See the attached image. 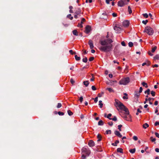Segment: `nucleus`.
I'll return each instance as SVG.
<instances>
[{"instance_id":"1","label":"nucleus","mask_w":159,"mask_h":159,"mask_svg":"<svg viewBox=\"0 0 159 159\" xmlns=\"http://www.w3.org/2000/svg\"><path fill=\"white\" fill-rule=\"evenodd\" d=\"M113 42V41L111 39L101 40L100 43L101 46L99 48V50L106 52L110 51L113 49V45L111 43Z\"/></svg>"},{"instance_id":"2","label":"nucleus","mask_w":159,"mask_h":159,"mask_svg":"<svg viewBox=\"0 0 159 159\" xmlns=\"http://www.w3.org/2000/svg\"><path fill=\"white\" fill-rule=\"evenodd\" d=\"M143 32L146 33L149 35H152L154 33V31L152 28L150 26H147L145 28Z\"/></svg>"},{"instance_id":"3","label":"nucleus","mask_w":159,"mask_h":159,"mask_svg":"<svg viewBox=\"0 0 159 159\" xmlns=\"http://www.w3.org/2000/svg\"><path fill=\"white\" fill-rule=\"evenodd\" d=\"M130 79L129 77L124 78L121 79L119 81V84H120L125 85L129 83Z\"/></svg>"},{"instance_id":"4","label":"nucleus","mask_w":159,"mask_h":159,"mask_svg":"<svg viewBox=\"0 0 159 159\" xmlns=\"http://www.w3.org/2000/svg\"><path fill=\"white\" fill-rule=\"evenodd\" d=\"M115 102L114 105L116 107H118L120 109L122 108V106H124V104L119 101L118 99H115Z\"/></svg>"},{"instance_id":"5","label":"nucleus","mask_w":159,"mask_h":159,"mask_svg":"<svg viewBox=\"0 0 159 159\" xmlns=\"http://www.w3.org/2000/svg\"><path fill=\"white\" fill-rule=\"evenodd\" d=\"M126 0H120L117 2V5L118 6L122 7L125 5V2H126Z\"/></svg>"},{"instance_id":"6","label":"nucleus","mask_w":159,"mask_h":159,"mask_svg":"<svg viewBox=\"0 0 159 159\" xmlns=\"http://www.w3.org/2000/svg\"><path fill=\"white\" fill-rule=\"evenodd\" d=\"M123 117L125 120L127 121H131V117L129 114H125Z\"/></svg>"},{"instance_id":"7","label":"nucleus","mask_w":159,"mask_h":159,"mask_svg":"<svg viewBox=\"0 0 159 159\" xmlns=\"http://www.w3.org/2000/svg\"><path fill=\"white\" fill-rule=\"evenodd\" d=\"M120 109L121 110H123V111H125V114H129V112L128 109L124 105V106H122V108H120Z\"/></svg>"},{"instance_id":"8","label":"nucleus","mask_w":159,"mask_h":159,"mask_svg":"<svg viewBox=\"0 0 159 159\" xmlns=\"http://www.w3.org/2000/svg\"><path fill=\"white\" fill-rule=\"evenodd\" d=\"M129 22L128 20H125L123 22V25L125 27H127L129 26Z\"/></svg>"},{"instance_id":"9","label":"nucleus","mask_w":159,"mask_h":159,"mask_svg":"<svg viewBox=\"0 0 159 159\" xmlns=\"http://www.w3.org/2000/svg\"><path fill=\"white\" fill-rule=\"evenodd\" d=\"M91 30V27L89 25H87L85 28V32L86 34H88Z\"/></svg>"},{"instance_id":"10","label":"nucleus","mask_w":159,"mask_h":159,"mask_svg":"<svg viewBox=\"0 0 159 159\" xmlns=\"http://www.w3.org/2000/svg\"><path fill=\"white\" fill-rule=\"evenodd\" d=\"M82 150L83 151V152L84 154H86L87 155L89 156V151H88L85 148H83L82 149Z\"/></svg>"},{"instance_id":"11","label":"nucleus","mask_w":159,"mask_h":159,"mask_svg":"<svg viewBox=\"0 0 159 159\" xmlns=\"http://www.w3.org/2000/svg\"><path fill=\"white\" fill-rule=\"evenodd\" d=\"M88 145L90 147H93L95 145V143L92 140H89L88 142Z\"/></svg>"},{"instance_id":"12","label":"nucleus","mask_w":159,"mask_h":159,"mask_svg":"<svg viewBox=\"0 0 159 159\" xmlns=\"http://www.w3.org/2000/svg\"><path fill=\"white\" fill-rule=\"evenodd\" d=\"M114 133L116 135L119 137V138H121L122 137V135L117 130H116L114 132Z\"/></svg>"},{"instance_id":"13","label":"nucleus","mask_w":159,"mask_h":159,"mask_svg":"<svg viewBox=\"0 0 159 159\" xmlns=\"http://www.w3.org/2000/svg\"><path fill=\"white\" fill-rule=\"evenodd\" d=\"M88 44L90 46V49H92L93 48L94 46L93 45V42L92 40H89V41Z\"/></svg>"},{"instance_id":"14","label":"nucleus","mask_w":159,"mask_h":159,"mask_svg":"<svg viewBox=\"0 0 159 159\" xmlns=\"http://www.w3.org/2000/svg\"><path fill=\"white\" fill-rule=\"evenodd\" d=\"M114 30L117 31H120L122 30V29L121 27L117 26H115L114 27Z\"/></svg>"},{"instance_id":"15","label":"nucleus","mask_w":159,"mask_h":159,"mask_svg":"<svg viewBox=\"0 0 159 159\" xmlns=\"http://www.w3.org/2000/svg\"><path fill=\"white\" fill-rule=\"evenodd\" d=\"M75 14L78 15L79 16H80V14L81 13L80 9V8H78L75 11Z\"/></svg>"},{"instance_id":"16","label":"nucleus","mask_w":159,"mask_h":159,"mask_svg":"<svg viewBox=\"0 0 159 159\" xmlns=\"http://www.w3.org/2000/svg\"><path fill=\"white\" fill-rule=\"evenodd\" d=\"M135 93V96L137 98H138L140 95V93H139V92L137 91H135L134 92Z\"/></svg>"},{"instance_id":"17","label":"nucleus","mask_w":159,"mask_h":159,"mask_svg":"<svg viewBox=\"0 0 159 159\" xmlns=\"http://www.w3.org/2000/svg\"><path fill=\"white\" fill-rule=\"evenodd\" d=\"M83 83H84V84L85 85V86L86 87H87L89 83V81H84V82H83Z\"/></svg>"},{"instance_id":"18","label":"nucleus","mask_w":159,"mask_h":159,"mask_svg":"<svg viewBox=\"0 0 159 159\" xmlns=\"http://www.w3.org/2000/svg\"><path fill=\"white\" fill-rule=\"evenodd\" d=\"M97 137L98 139L97 140L98 142L100 141L101 140L102 136L100 134H98V135Z\"/></svg>"},{"instance_id":"19","label":"nucleus","mask_w":159,"mask_h":159,"mask_svg":"<svg viewBox=\"0 0 159 159\" xmlns=\"http://www.w3.org/2000/svg\"><path fill=\"white\" fill-rule=\"evenodd\" d=\"M72 33L74 35H76V36L78 35V32L76 30H73L72 31Z\"/></svg>"},{"instance_id":"20","label":"nucleus","mask_w":159,"mask_h":159,"mask_svg":"<svg viewBox=\"0 0 159 159\" xmlns=\"http://www.w3.org/2000/svg\"><path fill=\"white\" fill-rule=\"evenodd\" d=\"M106 89L108 90L110 93H113L114 92V90L111 88H107Z\"/></svg>"},{"instance_id":"21","label":"nucleus","mask_w":159,"mask_h":159,"mask_svg":"<svg viewBox=\"0 0 159 159\" xmlns=\"http://www.w3.org/2000/svg\"><path fill=\"white\" fill-rule=\"evenodd\" d=\"M98 125H104V122L102 120H100L98 123Z\"/></svg>"},{"instance_id":"22","label":"nucleus","mask_w":159,"mask_h":159,"mask_svg":"<svg viewBox=\"0 0 159 159\" xmlns=\"http://www.w3.org/2000/svg\"><path fill=\"white\" fill-rule=\"evenodd\" d=\"M117 152L121 153H123V150L121 148H118L117 149Z\"/></svg>"},{"instance_id":"23","label":"nucleus","mask_w":159,"mask_h":159,"mask_svg":"<svg viewBox=\"0 0 159 159\" xmlns=\"http://www.w3.org/2000/svg\"><path fill=\"white\" fill-rule=\"evenodd\" d=\"M141 84L143 86L145 87L146 88H148V87L147 84L144 82H143Z\"/></svg>"},{"instance_id":"24","label":"nucleus","mask_w":159,"mask_h":159,"mask_svg":"<svg viewBox=\"0 0 159 159\" xmlns=\"http://www.w3.org/2000/svg\"><path fill=\"white\" fill-rule=\"evenodd\" d=\"M66 17L70 19V20H72L73 18V17L71 16V14H69L67 15Z\"/></svg>"},{"instance_id":"25","label":"nucleus","mask_w":159,"mask_h":159,"mask_svg":"<svg viewBox=\"0 0 159 159\" xmlns=\"http://www.w3.org/2000/svg\"><path fill=\"white\" fill-rule=\"evenodd\" d=\"M149 127V125L147 123H145L143 125V127L144 129H146Z\"/></svg>"},{"instance_id":"26","label":"nucleus","mask_w":159,"mask_h":159,"mask_svg":"<svg viewBox=\"0 0 159 159\" xmlns=\"http://www.w3.org/2000/svg\"><path fill=\"white\" fill-rule=\"evenodd\" d=\"M119 141L118 140H116L115 142L114 143H112V145L114 146H117V144L119 143Z\"/></svg>"},{"instance_id":"27","label":"nucleus","mask_w":159,"mask_h":159,"mask_svg":"<svg viewBox=\"0 0 159 159\" xmlns=\"http://www.w3.org/2000/svg\"><path fill=\"white\" fill-rule=\"evenodd\" d=\"M135 148H134L130 149L129 151L131 153L133 154L135 152Z\"/></svg>"},{"instance_id":"28","label":"nucleus","mask_w":159,"mask_h":159,"mask_svg":"<svg viewBox=\"0 0 159 159\" xmlns=\"http://www.w3.org/2000/svg\"><path fill=\"white\" fill-rule=\"evenodd\" d=\"M150 89H148L144 92V93L145 94L147 93L148 95H149L150 93Z\"/></svg>"},{"instance_id":"29","label":"nucleus","mask_w":159,"mask_h":159,"mask_svg":"<svg viewBox=\"0 0 159 159\" xmlns=\"http://www.w3.org/2000/svg\"><path fill=\"white\" fill-rule=\"evenodd\" d=\"M75 60L77 61H79L80 60V58L79 57H78L77 55H75Z\"/></svg>"},{"instance_id":"30","label":"nucleus","mask_w":159,"mask_h":159,"mask_svg":"<svg viewBox=\"0 0 159 159\" xmlns=\"http://www.w3.org/2000/svg\"><path fill=\"white\" fill-rule=\"evenodd\" d=\"M155 60H159V55L157 54L153 57Z\"/></svg>"},{"instance_id":"31","label":"nucleus","mask_w":159,"mask_h":159,"mask_svg":"<svg viewBox=\"0 0 159 159\" xmlns=\"http://www.w3.org/2000/svg\"><path fill=\"white\" fill-rule=\"evenodd\" d=\"M102 101L101 100H100L99 101V105L100 106V108H101L103 106V104L102 103Z\"/></svg>"},{"instance_id":"32","label":"nucleus","mask_w":159,"mask_h":159,"mask_svg":"<svg viewBox=\"0 0 159 159\" xmlns=\"http://www.w3.org/2000/svg\"><path fill=\"white\" fill-rule=\"evenodd\" d=\"M109 120H112L114 121H116L117 120V118L116 116H114V118H109Z\"/></svg>"},{"instance_id":"33","label":"nucleus","mask_w":159,"mask_h":159,"mask_svg":"<svg viewBox=\"0 0 159 159\" xmlns=\"http://www.w3.org/2000/svg\"><path fill=\"white\" fill-rule=\"evenodd\" d=\"M82 61L84 62H87L88 61V59L87 57H85L84 58H83L82 59Z\"/></svg>"},{"instance_id":"34","label":"nucleus","mask_w":159,"mask_h":159,"mask_svg":"<svg viewBox=\"0 0 159 159\" xmlns=\"http://www.w3.org/2000/svg\"><path fill=\"white\" fill-rule=\"evenodd\" d=\"M128 11L129 12V14H130L132 13V10L130 8V7L129 6L128 7Z\"/></svg>"},{"instance_id":"35","label":"nucleus","mask_w":159,"mask_h":159,"mask_svg":"<svg viewBox=\"0 0 159 159\" xmlns=\"http://www.w3.org/2000/svg\"><path fill=\"white\" fill-rule=\"evenodd\" d=\"M67 113L70 116L72 115L73 114L72 112H71L70 110H68L67 111Z\"/></svg>"},{"instance_id":"36","label":"nucleus","mask_w":159,"mask_h":159,"mask_svg":"<svg viewBox=\"0 0 159 159\" xmlns=\"http://www.w3.org/2000/svg\"><path fill=\"white\" fill-rule=\"evenodd\" d=\"M150 140L152 142H154L156 141V139L155 138H153L152 137H151L150 138Z\"/></svg>"},{"instance_id":"37","label":"nucleus","mask_w":159,"mask_h":159,"mask_svg":"<svg viewBox=\"0 0 159 159\" xmlns=\"http://www.w3.org/2000/svg\"><path fill=\"white\" fill-rule=\"evenodd\" d=\"M157 46H154V47L152 49V52H154L157 49Z\"/></svg>"},{"instance_id":"38","label":"nucleus","mask_w":159,"mask_h":159,"mask_svg":"<svg viewBox=\"0 0 159 159\" xmlns=\"http://www.w3.org/2000/svg\"><path fill=\"white\" fill-rule=\"evenodd\" d=\"M107 134H111V131L110 130H107L106 131Z\"/></svg>"},{"instance_id":"39","label":"nucleus","mask_w":159,"mask_h":159,"mask_svg":"<svg viewBox=\"0 0 159 159\" xmlns=\"http://www.w3.org/2000/svg\"><path fill=\"white\" fill-rule=\"evenodd\" d=\"M122 125H118V129H119V131H121V128L122 127Z\"/></svg>"},{"instance_id":"40","label":"nucleus","mask_w":159,"mask_h":159,"mask_svg":"<svg viewBox=\"0 0 159 159\" xmlns=\"http://www.w3.org/2000/svg\"><path fill=\"white\" fill-rule=\"evenodd\" d=\"M129 46L130 47H132L133 46V43L132 42H129Z\"/></svg>"},{"instance_id":"41","label":"nucleus","mask_w":159,"mask_h":159,"mask_svg":"<svg viewBox=\"0 0 159 159\" xmlns=\"http://www.w3.org/2000/svg\"><path fill=\"white\" fill-rule=\"evenodd\" d=\"M151 94L152 96L154 97L155 95V92L153 91H152L151 92Z\"/></svg>"},{"instance_id":"42","label":"nucleus","mask_w":159,"mask_h":159,"mask_svg":"<svg viewBox=\"0 0 159 159\" xmlns=\"http://www.w3.org/2000/svg\"><path fill=\"white\" fill-rule=\"evenodd\" d=\"M69 52L71 55L76 54V52H73V51L72 50H70Z\"/></svg>"},{"instance_id":"43","label":"nucleus","mask_w":159,"mask_h":159,"mask_svg":"<svg viewBox=\"0 0 159 159\" xmlns=\"http://www.w3.org/2000/svg\"><path fill=\"white\" fill-rule=\"evenodd\" d=\"M104 94V93L102 92L100 93H98V97H101Z\"/></svg>"},{"instance_id":"44","label":"nucleus","mask_w":159,"mask_h":159,"mask_svg":"<svg viewBox=\"0 0 159 159\" xmlns=\"http://www.w3.org/2000/svg\"><path fill=\"white\" fill-rule=\"evenodd\" d=\"M143 15L145 18H147L148 16V14L147 13L143 14Z\"/></svg>"},{"instance_id":"45","label":"nucleus","mask_w":159,"mask_h":159,"mask_svg":"<svg viewBox=\"0 0 159 159\" xmlns=\"http://www.w3.org/2000/svg\"><path fill=\"white\" fill-rule=\"evenodd\" d=\"M83 98L82 97V96H81L80 97L79 100L80 101V102L81 103H82L83 101Z\"/></svg>"},{"instance_id":"46","label":"nucleus","mask_w":159,"mask_h":159,"mask_svg":"<svg viewBox=\"0 0 159 159\" xmlns=\"http://www.w3.org/2000/svg\"><path fill=\"white\" fill-rule=\"evenodd\" d=\"M148 21V20H143L142 23L144 25H146Z\"/></svg>"},{"instance_id":"47","label":"nucleus","mask_w":159,"mask_h":159,"mask_svg":"<svg viewBox=\"0 0 159 159\" xmlns=\"http://www.w3.org/2000/svg\"><path fill=\"white\" fill-rule=\"evenodd\" d=\"M94 59V57H91L89 59V61H93Z\"/></svg>"},{"instance_id":"48","label":"nucleus","mask_w":159,"mask_h":159,"mask_svg":"<svg viewBox=\"0 0 159 159\" xmlns=\"http://www.w3.org/2000/svg\"><path fill=\"white\" fill-rule=\"evenodd\" d=\"M70 82L72 84H74L75 83V81L73 80L72 79H71L70 80Z\"/></svg>"},{"instance_id":"49","label":"nucleus","mask_w":159,"mask_h":159,"mask_svg":"<svg viewBox=\"0 0 159 159\" xmlns=\"http://www.w3.org/2000/svg\"><path fill=\"white\" fill-rule=\"evenodd\" d=\"M158 125H159V121H156L154 124V125L157 126Z\"/></svg>"},{"instance_id":"50","label":"nucleus","mask_w":159,"mask_h":159,"mask_svg":"<svg viewBox=\"0 0 159 159\" xmlns=\"http://www.w3.org/2000/svg\"><path fill=\"white\" fill-rule=\"evenodd\" d=\"M133 139L135 141H136L138 139L137 137L135 136L133 137Z\"/></svg>"},{"instance_id":"51","label":"nucleus","mask_w":159,"mask_h":159,"mask_svg":"<svg viewBox=\"0 0 159 159\" xmlns=\"http://www.w3.org/2000/svg\"><path fill=\"white\" fill-rule=\"evenodd\" d=\"M92 89L93 90H96V88L94 86H92Z\"/></svg>"},{"instance_id":"52","label":"nucleus","mask_w":159,"mask_h":159,"mask_svg":"<svg viewBox=\"0 0 159 159\" xmlns=\"http://www.w3.org/2000/svg\"><path fill=\"white\" fill-rule=\"evenodd\" d=\"M108 84L110 85H113V83L112 82V80L110 81V82L108 83H107Z\"/></svg>"},{"instance_id":"53","label":"nucleus","mask_w":159,"mask_h":159,"mask_svg":"<svg viewBox=\"0 0 159 159\" xmlns=\"http://www.w3.org/2000/svg\"><path fill=\"white\" fill-rule=\"evenodd\" d=\"M98 101V97H96L94 99V101L96 103Z\"/></svg>"},{"instance_id":"54","label":"nucleus","mask_w":159,"mask_h":159,"mask_svg":"<svg viewBox=\"0 0 159 159\" xmlns=\"http://www.w3.org/2000/svg\"><path fill=\"white\" fill-rule=\"evenodd\" d=\"M81 158L82 159H85L86 158V156L84 155V154H83L81 157Z\"/></svg>"},{"instance_id":"55","label":"nucleus","mask_w":159,"mask_h":159,"mask_svg":"<svg viewBox=\"0 0 159 159\" xmlns=\"http://www.w3.org/2000/svg\"><path fill=\"white\" fill-rule=\"evenodd\" d=\"M77 26L79 27H80V28H82L83 27V25L79 23L78 25Z\"/></svg>"},{"instance_id":"56","label":"nucleus","mask_w":159,"mask_h":159,"mask_svg":"<svg viewBox=\"0 0 159 159\" xmlns=\"http://www.w3.org/2000/svg\"><path fill=\"white\" fill-rule=\"evenodd\" d=\"M111 115H111V114H110V113L108 115H107V118H108V119H109V118H110V117H111Z\"/></svg>"},{"instance_id":"57","label":"nucleus","mask_w":159,"mask_h":159,"mask_svg":"<svg viewBox=\"0 0 159 159\" xmlns=\"http://www.w3.org/2000/svg\"><path fill=\"white\" fill-rule=\"evenodd\" d=\"M112 16L114 17H116L117 16V14L116 13H113L112 14Z\"/></svg>"},{"instance_id":"58","label":"nucleus","mask_w":159,"mask_h":159,"mask_svg":"<svg viewBox=\"0 0 159 159\" xmlns=\"http://www.w3.org/2000/svg\"><path fill=\"white\" fill-rule=\"evenodd\" d=\"M121 44L122 46H125L126 45L125 43V42H124V41L122 42L121 43Z\"/></svg>"},{"instance_id":"59","label":"nucleus","mask_w":159,"mask_h":159,"mask_svg":"<svg viewBox=\"0 0 159 159\" xmlns=\"http://www.w3.org/2000/svg\"><path fill=\"white\" fill-rule=\"evenodd\" d=\"M155 135L158 138H159V133H158L157 132H156L155 133Z\"/></svg>"},{"instance_id":"60","label":"nucleus","mask_w":159,"mask_h":159,"mask_svg":"<svg viewBox=\"0 0 159 159\" xmlns=\"http://www.w3.org/2000/svg\"><path fill=\"white\" fill-rule=\"evenodd\" d=\"M158 65L157 64H155L154 65H152V67H158Z\"/></svg>"},{"instance_id":"61","label":"nucleus","mask_w":159,"mask_h":159,"mask_svg":"<svg viewBox=\"0 0 159 159\" xmlns=\"http://www.w3.org/2000/svg\"><path fill=\"white\" fill-rule=\"evenodd\" d=\"M63 25H64V26L65 27H68L69 25V24H64V23H62Z\"/></svg>"},{"instance_id":"62","label":"nucleus","mask_w":159,"mask_h":159,"mask_svg":"<svg viewBox=\"0 0 159 159\" xmlns=\"http://www.w3.org/2000/svg\"><path fill=\"white\" fill-rule=\"evenodd\" d=\"M108 124L110 126H112L113 124L112 122H109L108 123Z\"/></svg>"},{"instance_id":"63","label":"nucleus","mask_w":159,"mask_h":159,"mask_svg":"<svg viewBox=\"0 0 159 159\" xmlns=\"http://www.w3.org/2000/svg\"><path fill=\"white\" fill-rule=\"evenodd\" d=\"M142 90H143V88L142 87H140V88H139V93H141L142 91Z\"/></svg>"},{"instance_id":"64","label":"nucleus","mask_w":159,"mask_h":159,"mask_svg":"<svg viewBox=\"0 0 159 159\" xmlns=\"http://www.w3.org/2000/svg\"><path fill=\"white\" fill-rule=\"evenodd\" d=\"M155 151L156 152H159V148H155Z\"/></svg>"}]
</instances>
